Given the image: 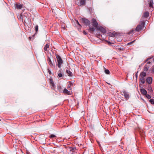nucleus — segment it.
<instances>
[{
	"label": "nucleus",
	"mask_w": 154,
	"mask_h": 154,
	"mask_svg": "<svg viewBox=\"0 0 154 154\" xmlns=\"http://www.w3.org/2000/svg\"><path fill=\"white\" fill-rule=\"evenodd\" d=\"M81 20L82 22L85 25L89 26V29H88V30L89 32L91 33L95 31V28L90 26L91 22L88 19L83 17L82 18Z\"/></svg>",
	"instance_id": "1"
},
{
	"label": "nucleus",
	"mask_w": 154,
	"mask_h": 154,
	"mask_svg": "<svg viewBox=\"0 0 154 154\" xmlns=\"http://www.w3.org/2000/svg\"><path fill=\"white\" fill-rule=\"evenodd\" d=\"M145 23L144 21L141 22L140 24L138 25L136 27L135 29H133L131 30V31L128 32V34H131L133 33H134L136 31L139 32L144 27Z\"/></svg>",
	"instance_id": "2"
},
{
	"label": "nucleus",
	"mask_w": 154,
	"mask_h": 154,
	"mask_svg": "<svg viewBox=\"0 0 154 154\" xmlns=\"http://www.w3.org/2000/svg\"><path fill=\"white\" fill-rule=\"evenodd\" d=\"M55 56L58 63V67L59 68H60L61 67V65L63 63V60L57 54H56Z\"/></svg>",
	"instance_id": "3"
},
{
	"label": "nucleus",
	"mask_w": 154,
	"mask_h": 154,
	"mask_svg": "<svg viewBox=\"0 0 154 154\" xmlns=\"http://www.w3.org/2000/svg\"><path fill=\"white\" fill-rule=\"evenodd\" d=\"M91 22L92 25L94 26L93 27L97 29L99 27V26H98V23L96 19L93 18L91 20Z\"/></svg>",
	"instance_id": "4"
},
{
	"label": "nucleus",
	"mask_w": 154,
	"mask_h": 154,
	"mask_svg": "<svg viewBox=\"0 0 154 154\" xmlns=\"http://www.w3.org/2000/svg\"><path fill=\"white\" fill-rule=\"evenodd\" d=\"M122 92L123 94L122 95L124 96L126 100H128L129 98V93L125 90L123 91Z\"/></svg>",
	"instance_id": "5"
},
{
	"label": "nucleus",
	"mask_w": 154,
	"mask_h": 154,
	"mask_svg": "<svg viewBox=\"0 0 154 154\" xmlns=\"http://www.w3.org/2000/svg\"><path fill=\"white\" fill-rule=\"evenodd\" d=\"M74 85V84L73 82L69 81L67 88L69 90H71L72 89Z\"/></svg>",
	"instance_id": "6"
},
{
	"label": "nucleus",
	"mask_w": 154,
	"mask_h": 154,
	"mask_svg": "<svg viewBox=\"0 0 154 154\" xmlns=\"http://www.w3.org/2000/svg\"><path fill=\"white\" fill-rule=\"evenodd\" d=\"M97 29L98 30H100L101 32L103 34L106 33V29L100 26H99Z\"/></svg>",
	"instance_id": "7"
},
{
	"label": "nucleus",
	"mask_w": 154,
	"mask_h": 154,
	"mask_svg": "<svg viewBox=\"0 0 154 154\" xmlns=\"http://www.w3.org/2000/svg\"><path fill=\"white\" fill-rule=\"evenodd\" d=\"M146 82L149 85L151 84L152 83V79L151 77H148L146 78Z\"/></svg>",
	"instance_id": "8"
},
{
	"label": "nucleus",
	"mask_w": 154,
	"mask_h": 154,
	"mask_svg": "<svg viewBox=\"0 0 154 154\" xmlns=\"http://www.w3.org/2000/svg\"><path fill=\"white\" fill-rule=\"evenodd\" d=\"M48 64H49V65H50V66L51 67H55L54 64H53L52 63L50 58L49 57H48Z\"/></svg>",
	"instance_id": "9"
},
{
	"label": "nucleus",
	"mask_w": 154,
	"mask_h": 154,
	"mask_svg": "<svg viewBox=\"0 0 154 154\" xmlns=\"http://www.w3.org/2000/svg\"><path fill=\"white\" fill-rule=\"evenodd\" d=\"M67 149L71 151L72 152L71 153V154H73V152H74L75 150H77V149L76 147H68Z\"/></svg>",
	"instance_id": "10"
},
{
	"label": "nucleus",
	"mask_w": 154,
	"mask_h": 154,
	"mask_svg": "<svg viewBox=\"0 0 154 154\" xmlns=\"http://www.w3.org/2000/svg\"><path fill=\"white\" fill-rule=\"evenodd\" d=\"M63 93L66 94L68 95H71L72 94L71 91H68L66 88H65L63 90Z\"/></svg>",
	"instance_id": "11"
},
{
	"label": "nucleus",
	"mask_w": 154,
	"mask_h": 154,
	"mask_svg": "<svg viewBox=\"0 0 154 154\" xmlns=\"http://www.w3.org/2000/svg\"><path fill=\"white\" fill-rule=\"evenodd\" d=\"M66 72L68 74V76L69 77L72 76L73 74L68 69L66 70Z\"/></svg>",
	"instance_id": "12"
},
{
	"label": "nucleus",
	"mask_w": 154,
	"mask_h": 154,
	"mask_svg": "<svg viewBox=\"0 0 154 154\" xmlns=\"http://www.w3.org/2000/svg\"><path fill=\"white\" fill-rule=\"evenodd\" d=\"M80 3H79L77 4L79 6H80L81 5H83L85 4V3L86 0H80Z\"/></svg>",
	"instance_id": "13"
},
{
	"label": "nucleus",
	"mask_w": 154,
	"mask_h": 154,
	"mask_svg": "<svg viewBox=\"0 0 154 154\" xmlns=\"http://www.w3.org/2000/svg\"><path fill=\"white\" fill-rule=\"evenodd\" d=\"M149 12L148 11H146L143 13L142 17L147 18L149 17Z\"/></svg>",
	"instance_id": "14"
},
{
	"label": "nucleus",
	"mask_w": 154,
	"mask_h": 154,
	"mask_svg": "<svg viewBox=\"0 0 154 154\" xmlns=\"http://www.w3.org/2000/svg\"><path fill=\"white\" fill-rule=\"evenodd\" d=\"M140 91L141 93L143 95H146L147 94V91L143 88L141 89Z\"/></svg>",
	"instance_id": "15"
},
{
	"label": "nucleus",
	"mask_w": 154,
	"mask_h": 154,
	"mask_svg": "<svg viewBox=\"0 0 154 154\" xmlns=\"http://www.w3.org/2000/svg\"><path fill=\"white\" fill-rule=\"evenodd\" d=\"M147 90H148V91L150 93H152L153 91L152 89V88L151 87V86L149 85L147 86Z\"/></svg>",
	"instance_id": "16"
},
{
	"label": "nucleus",
	"mask_w": 154,
	"mask_h": 154,
	"mask_svg": "<svg viewBox=\"0 0 154 154\" xmlns=\"http://www.w3.org/2000/svg\"><path fill=\"white\" fill-rule=\"evenodd\" d=\"M146 72H144L143 71V72H141L140 73V77H144L146 76Z\"/></svg>",
	"instance_id": "17"
},
{
	"label": "nucleus",
	"mask_w": 154,
	"mask_h": 154,
	"mask_svg": "<svg viewBox=\"0 0 154 154\" xmlns=\"http://www.w3.org/2000/svg\"><path fill=\"white\" fill-rule=\"evenodd\" d=\"M153 3V0H150L149 3V7L150 8H152Z\"/></svg>",
	"instance_id": "18"
},
{
	"label": "nucleus",
	"mask_w": 154,
	"mask_h": 154,
	"mask_svg": "<svg viewBox=\"0 0 154 154\" xmlns=\"http://www.w3.org/2000/svg\"><path fill=\"white\" fill-rule=\"evenodd\" d=\"M140 78L141 82L143 84H144L145 82V79L144 78V77H140Z\"/></svg>",
	"instance_id": "19"
},
{
	"label": "nucleus",
	"mask_w": 154,
	"mask_h": 154,
	"mask_svg": "<svg viewBox=\"0 0 154 154\" xmlns=\"http://www.w3.org/2000/svg\"><path fill=\"white\" fill-rule=\"evenodd\" d=\"M14 7L16 10V9H19V4L17 3H15L14 4Z\"/></svg>",
	"instance_id": "20"
},
{
	"label": "nucleus",
	"mask_w": 154,
	"mask_h": 154,
	"mask_svg": "<svg viewBox=\"0 0 154 154\" xmlns=\"http://www.w3.org/2000/svg\"><path fill=\"white\" fill-rule=\"evenodd\" d=\"M151 66V62L150 61H148L146 65H145V66H146L147 67H149V68Z\"/></svg>",
	"instance_id": "21"
},
{
	"label": "nucleus",
	"mask_w": 154,
	"mask_h": 154,
	"mask_svg": "<svg viewBox=\"0 0 154 154\" xmlns=\"http://www.w3.org/2000/svg\"><path fill=\"white\" fill-rule=\"evenodd\" d=\"M24 10L25 8L23 6V4H20V11L21 10L24 11Z\"/></svg>",
	"instance_id": "22"
},
{
	"label": "nucleus",
	"mask_w": 154,
	"mask_h": 154,
	"mask_svg": "<svg viewBox=\"0 0 154 154\" xmlns=\"http://www.w3.org/2000/svg\"><path fill=\"white\" fill-rule=\"evenodd\" d=\"M49 47V45L48 44H47L45 46L44 48V50L45 51H46L48 50V48Z\"/></svg>",
	"instance_id": "23"
},
{
	"label": "nucleus",
	"mask_w": 154,
	"mask_h": 154,
	"mask_svg": "<svg viewBox=\"0 0 154 154\" xmlns=\"http://www.w3.org/2000/svg\"><path fill=\"white\" fill-rule=\"evenodd\" d=\"M149 68V67H147L146 66H144L143 68V70L146 72H147Z\"/></svg>",
	"instance_id": "24"
},
{
	"label": "nucleus",
	"mask_w": 154,
	"mask_h": 154,
	"mask_svg": "<svg viewBox=\"0 0 154 154\" xmlns=\"http://www.w3.org/2000/svg\"><path fill=\"white\" fill-rule=\"evenodd\" d=\"M57 88L59 92H61L62 90V88L61 86L58 85L57 86Z\"/></svg>",
	"instance_id": "25"
},
{
	"label": "nucleus",
	"mask_w": 154,
	"mask_h": 154,
	"mask_svg": "<svg viewBox=\"0 0 154 154\" xmlns=\"http://www.w3.org/2000/svg\"><path fill=\"white\" fill-rule=\"evenodd\" d=\"M105 73L107 74H109L110 73L109 70L108 69L105 68L104 70Z\"/></svg>",
	"instance_id": "26"
},
{
	"label": "nucleus",
	"mask_w": 154,
	"mask_h": 154,
	"mask_svg": "<svg viewBox=\"0 0 154 154\" xmlns=\"http://www.w3.org/2000/svg\"><path fill=\"white\" fill-rule=\"evenodd\" d=\"M149 101L152 104H154V100L153 99H150Z\"/></svg>",
	"instance_id": "27"
},
{
	"label": "nucleus",
	"mask_w": 154,
	"mask_h": 154,
	"mask_svg": "<svg viewBox=\"0 0 154 154\" xmlns=\"http://www.w3.org/2000/svg\"><path fill=\"white\" fill-rule=\"evenodd\" d=\"M75 22H76V23L78 25L79 27H80V28H81V27H82V26L79 23L78 21L77 20H75Z\"/></svg>",
	"instance_id": "28"
},
{
	"label": "nucleus",
	"mask_w": 154,
	"mask_h": 154,
	"mask_svg": "<svg viewBox=\"0 0 154 154\" xmlns=\"http://www.w3.org/2000/svg\"><path fill=\"white\" fill-rule=\"evenodd\" d=\"M145 95H146V97H147L148 99H150L151 98V97L149 94H147Z\"/></svg>",
	"instance_id": "29"
},
{
	"label": "nucleus",
	"mask_w": 154,
	"mask_h": 154,
	"mask_svg": "<svg viewBox=\"0 0 154 154\" xmlns=\"http://www.w3.org/2000/svg\"><path fill=\"white\" fill-rule=\"evenodd\" d=\"M38 29V25H36L35 26V30L36 33L37 32Z\"/></svg>",
	"instance_id": "30"
},
{
	"label": "nucleus",
	"mask_w": 154,
	"mask_h": 154,
	"mask_svg": "<svg viewBox=\"0 0 154 154\" xmlns=\"http://www.w3.org/2000/svg\"><path fill=\"white\" fill-rule=\"evenodd\" d=\"M49 137L50 138L55 137H56V136H55V135L54 134H52L51 135L49 136Z\"/></svg>",
	"instance_id": "31"
},
{
	"label": "nucleus",
	"mask_w": 154,
	"mask_h": 154,
	"mask_svg": "<svg viewBox=\"0 0 154 154\" xmlns=\"http://www.w3.org/2000/svg\"><path fill=\"white\" fill-rule=\"evenodd\" d=\"M35 35V34H34L32 35V37H29V39L30 40H31L32 39H33L34 38V37Z\"/></svg>",
	"instance_id": "32"
},
{
	"label": "nucleus",
	"mask_w": 154,
	"mask_h": 154,
	"mask_svg": "<svg viewBox=\"0 0 154 154\" xmlns=\"http://www.w3.org/2000/svg\"><path fill=\"white\" fill-rule=\"evenodd\" d=\"M49 80H50V82L51 84L54 83V81L53 80V79L52 78H50V79Z\"/></svg>",
	"instance_id": "33"
},
{
	"label": "nucleus",
	"mask_w": 154,
	"mask_h": 154,
	"mask_svg": "<svg viewBox=\"0 0 154 154\" xmlns=\"http://www.w3.org/2000/svg\"><path fill=\"white\" fill-rule=\"evenodd\" d=\"M63 76L62 73H58V76L59 78Z\"/></svg>",
	"instance_id": "34"
},
{
	"label": "nucleus",
	"mask_w": 154,
	"mask_h": 154,
	"mask_svg": "<svg viewBox=\"0 0 154 154\" xmlns=\"http://www.w3.org/2000/svg\"><path fill=\"white\" fill-rule=\"evenodd\" d=\"M151 69V72L152 73H154V66L152 67V69Z\"/></svg>",
	"instance_id": "35"
},
{
	"label": "nucleus",
	"mask_w": 154,
	"mask_h": 154,
	"mask_svg": "<svg viewBox=\"0 0 154 154\" xmlns=\"http://www.w3.org/2000/svg\"><path fill=\"white\" fill-rule=\"evenodd\" d=\"M152 58V57H149L148 58H147L146 60L144 62V63H146V62H147V61H148V60H149L150 59H151Z\"/></svg>",
	"instance_id": "36"
},
{
	"label": "nucleus",
	"mask_w": 154,
	"mask_h": 154,
	"mask_svg": "<svg viewBox=\"0 0 154 154\" xmlns=\"http://www.w3.org/2000/svg\"><path fill=\"white\" fill-rule=\"evenodd\" d=\"M62 72H63V70H62V69L61 68H60L59 70L58 71V73H62Z\"/></svg>",
	"instance_id": "37"
},
{
	"label": "nucleus",
	"mask_w": 154,
	"mask_h": 154,
	"mask_svg": "<svg viewBox=\"0 0 154 154\" xmlns=\"http://www.w3.org/2000/svg\"><path fill=\"white\" fill-rule=\"evenodd\" d=\"M53 88H55L56 87V86L55 85L54 83H52L51 84Z\"/></svg>",
	"instance_id": "38"
},
{
	"label": "nucleus",
	"mask_w": 154,
	"mask_h": 154,
	"mask_svg": "<svg viewBox=\"0 0 154 154\" xmlns=\"http://www.w3.org/2000/svg\"><path fill=\"white\" fill-rule=\"evenodd\" d=\"M135 40H134V41H132L130 42H129V43H128V44H127V45H130L132 43H133L134 42H135Z\"/></svg>",
	"instance_id": "39"
},
{
	"label": "nucleus",
	"mask_w": 154,
	"mask_h": 154,
	"mask_svg": "<svg viewBox=\"0 0 154 154\" xmlns=\"http://www.w3.org/2000/svg\"><path fill=\"white\" fill-rule=\"evenodd\" d=\"M20 19H22V20H23V16L21 13L20 14Z\"/></svg>",
	"instance_id": "40"
},
{
	"label": "nucleus",
	"mask_w": 154,
	"mask_h": 154,
	"mask_svg": "<svg viewBox=\"0 0 154 154\" xmlns=\"http://www.w3.org/2000/svg\"><path fill=\"white\" fill-rule=\"evenodd\" d=\"M83 33L84 35H86L88 34L87 32L85 30H84L83 32Z\"/></svg>",
	"instance_id": "41"
},
{
	"label": "nucleus",
	"mask_w": 154,
	"mask_h": 154,
	"mask_svg": "<svg viewBox=\"0 0 154 154\" xmlns=\"http://www.w3.org/2000/svg\"><path fill=\"white\" fill-rule=\"evenodd\" d=\"M118 49L119 50L122 51L123 50V48H118Z\"/></svg>",
	"instance_id": "42"
},
{
	"label": "nucleus",
	"mask_w": 154,
	"mask_h": 154,
	"mask_svg": "<svg viewBox=\"0 0 154 154\" xmlns=\"http://www.w3.org/2000/svg\"><path fill=\"white\" fill-rule=\"evenodd\" d=\"M17 18L19 19V13H17Z\"/></svg>",
	"instance_id": "43"
},
{
	"label": "nucleus",
	"mask_w": 154,
	"mask_h": 154,
	"mask_svg": "<svg viewBox=\"0 0 154 154\" xmlns=\"http://www.w3.org/2000/svg\"><path fill=\"white\" fill-rule=\"evenodd\" d=\"M145 63L144 62V63H141L140 65L139 66V68L140 67H141L144 64V63Z\"/></svg>",
	"instance_id": "44"
},
{
	"label": "nucleus",
	"mask_w": 154,
	"mask_h": 154,
	"mask_svg": "<svg viewBox=\"0 0 154 154\" xmlns=\"http://www.w3.org/2000/svg\"><path fill=\"white\" fill-rule=\"evenodd\" d=\"M48 72L49 74L50 75H51V71H50V70L49 69H48Z\"/></svg>",
	"instance_id": "45"
},
{
	"label": "nucleus",
	"mask_w": 154,
	"mask_h": 154,
	"mask_svg": "<svg viewBox=\"0 0 154 154\" xmlns=\"http://www.w3.org/2000/svg\"><path fill=\"white\" fill-rule=\"evenodd\" d=\"M105 41H106V42H107L109 44H112V43H111L109 41H108L106 40H105Z\"/></svg>",
	"instance_id": "46"
},
{
	"label": "nucleus",
	"mask_w": 154,
	"mask_h": 154,
	"mask_svg": "<svg viewBox=\"0 0 154 154\" xmlns=\"http://www.w3.org/2000/svg\"><path fill=\"white\" fill-rule=\"evenodd\" d=\"M110 35L111 37H114V35L113 33H111Z\"/></svg>",
	"instance_id": "47"
},
{
	"label": "nucleus",
	"mask_w": 154,
	"mask_h": 154,
	"mask_svg": "<svg viewBox=\"0 0 154 154\" xmlns=\"http://www.w3.org/2000/svg\"><path fill=\"white\" fill-rule=\"evenodd\" d=\"M138 72V71L135 74V76L136 78H137V73Z\"/></svg>",
	"instance_id": "48"
},
{
	"label": "nucleus",
	"mask_w": 154,
	"mask_h": 154,
	"mask_svg": "<svg viewBox=\"0 0 154 154\" xmlns=\"http://www.w3.org/2000/svg\"><path fill=\"white\" fill-rule=\"evenodd\" d=\"M138 70H140V68H138Z\"/></svg>",
	"instance_id": "49"
},
{
	"label": "nucleus",
	"mask_w": 154,
	"mask_h": 154,
	"mask_svg": "<svg viewBox=\"0 0 154 154\" xmlns=\"http://www.w3.org/2000/svg\"><path fill=\"white\" fill-rule=\"evenodd\" d=\"M105 38V37H104L103 38V39H104Z\"/></svg>",
	"instance_id": "50"
},
{
	"label": "nucleus",
	"mask_w": 154,
	"mask_h": 154,
	"mask_svg": "<svg viewBox=\"0 0 154 154\" xmlns=\"http://www.w3.org/2000/svg\"><path fill=\"white\" fill-rule=\"evenodd\" d=\"M20 150L22 152V150H21L20 149Z\"/></svg>",
	"instance_id": "51"
},
{
	"label": "nucleus",
	"mask_w": 154,
	"mask_h": 154,
	"mask_svg": "<svg viewBox=\"0 0 154 154\" xmlns=\"http://www.w3.org/2000/svg\"><path fill=\"white\" fill-rule=\"evenodd\" d=\"M108 84L109 85H110V84L109 83H108Z\"/></svg>",
	"instance_id": "52"
}]
</instances>
